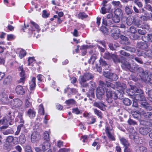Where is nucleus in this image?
<instances>
[{"instance_id": "obj_28", "label": "nucleus", "mask_w": 152, "mask_h": 152, "mask_svg": "<svg viewBox=\"0 0 152 152\" xmlns=\"http://www.w3.org/2000/svg\"><path fill=\"white\" fill-rule=\"evenodd\" d=\"M120 140L125 148H127L129 145V143L127 140L124 138L121 137L120 138Z\"/></svg>"}, {"instance_id": "obj_21", "label": "nucleus", "mask_w": 152, "mask_h": 152, "mask_svg": "<svg viewBox=\"0 0 152 152\" xmlns=\"http://www.w3.org/2000/svg\"><path fill=\"white\" fill-rule=\"evenodd\" d=\"M36 112L33 108L29 109L27 112V115L31 118L34 117L35 116Z\"/></svg>"}, {"instance_id": "obj_53", "label": "nucleus", "mask_w": 152, "mask_h": 152, "mask_svg": "<svg viewBox=\"0 0 152 152\" xmlns=\"http://www.w3.org/2000/svg\"><path fill=\"white\" fill-rule=\"evenodd\" d=\"M139 121L140 124L142 125L148 126L150 124V123L149 122L146 121L144 120H140Z\"/></svg>"}, {"instance_id": "obj_43", "label": "nucleus", "mask_w": 152, "mask_h": 152, "mask_svg": "<svg viewBox=\"0 0 152 152\" xmlns=\"http://www.w3.org/2000/svg\"><path fill=\"white\" fill-rule=\"evenodd\" d=\"M125 11L127 15L131 14L133 11L132 10L129 8L128 6H126L125 7Z\"/></svg>"}, {"instance_id": "obj_26", "label": "nucleus", "mask_w": 152, "mask_h": 152, "mask_svg": "<svg viewBox=\"0 0 152 152\" xmlns=\"http://www.w3.org/2000/svg\"><path fill=\"white\" fill-rule=\"evenodd\" d=\"M35 80V77H33L31 79V81L29 83L30 89L31 90H33L35 88L36 86Z\"/></svg>"}, {"instance_id": "obj_7", "label": "nucleus", "mask_w": 152, "mask_h": 152, "mask_svg": "<svg viewBox=\"0 0 152 152\" xmlns=\"http://www.w3.org/2000/svg\"><path fill=\"white\" fill-rule=\"evenodd\" d=\"M22 102L20 99L16 98L11 100L10 102V105L13 107H18L20 106Z\"/></svg>"}, {"instance_id": "obj_12", "label": "nucleus", "mask_w": 152, "mask_h": 152, "mask_svg": "<svg viewBox=\"0 0 152 152\" xmlns=\"http://www.w3.org/2000/svg\"><path fill=\"white\" fill-rule=\"evenodd\" d=\"M18 70L20 71V76L21 78L18 81V83H23V84L24 83L25 76L24 75V72L23 71L22 65L20 66L18 68Z\"/></svg>"}, {"instance_id": "obj_35", "label": "nucleus", "mask_w": 152, "mask_h": 152, "mask_svg": "<svg viewBox=\"0 0 152 152\" xmlns=\"http://www.w3.org/2000/svg\"><path fill=\"white\" fill-rule=\"evenodd\" d=\"M123 102L124 104L126 106H129L132 103L131 101L127 98H125L124 99Z\"/></svg>"}, {"instance_id": "obj_23", "label": "nucleus", "mask_w": 152, "mask_h": 152, "mask_svg": "<svg viewBox=\"0 0 152 152\" xmlns=\"http://www.w3.org/2000/svg\"><path fill=\"white\" fill-rule=\"evenodd\" d=\"M147 151L146 148L143 146L137 145L136 146V152H146Z\"/></svg>"}, {"instance_id": "obj_41", "label": "nucleus", "mask_w": 152, "mask_h": 152, "mask_svg": "<svg viewBox=\"0 0 152 152\" xmlns=\"http://www.w3.org/2000/svg\"><path fill=\"white\" fill-rule=\"evenodd\" d=\"M17 118L19 119V122L22 124H24V121L23 118V114L20 113L18 114L17 117Z\"/></svg>"}, {"instance_id": "obj_9", "label": "nucleus", "mask_w": 152, "mask_h": 152, "mask_svg": "<svg viewBox=\"0 0 152 152\" xmlns=\"http://www.w3.org/2000/svg\"><path fill=\"white\" fill-rule=\"evenodd\" d=\"M8 118V116L7 115V116H6V117L3 118L0 121V124H1V125H2L0 128L1 130L5 129L8 127V121L7 119L9 118Z\"/></svg>"}, {"instance_id": "obj_30", "label": "nucleus", "mask_w": 152, "mask_h": 152, "mask_svg": "<svg viewBox=\"0 0 152 152\" xmlns=\"http://www.w3.org/2000/svg\"><path fill=\"white\" fill-rule=\"evenodd\" d=\"M122 48L127 51L132 53H134L136 51V49L135 48L132 47L127 46L123 47Z\"/></svg>"}, {"instance_id": "obj_62", "label": "nucleus", "mask_w": 152, "mask_h": 152, "mask_svg": "<svg viewBox=\"0 0 152 152\" xmlns=\"http://www.w3.org/2000/svg\"><path fill=\"white\" fill-rule=\"evenodd\" d=\"M67 91L69 92V91L71 92L72 94H75L77 92V91L76 89L74 88H68L67 89Z\"/></svg>"}, {"instance_id": "obj_8", "label": "nucleus", "mask_w": 152, "mask_h": 152, "mask_svg": "<svg viewBox=\"0 0 152 152\" xmlns=\"http://www.w3.org/2000/svg\"><path fill=\"white\" fill-rule=\"evenodd\" d=\"M103 75L107 78L110 80H116L118 78V76L115 73H111L108 72H104Z\"/></svg>"}, {"instance_id": "obj_6", "label": "nucleus", "mask_w": 152, "mask_h": 152, "mask_svg": "<svg viewBox=\"0 0 152 152\" xmlns=\"http://www.w3.org/2000/svg\"><path fill=\"white\" fill-rule=\"evenodd\" d=\"M94 76L93 75L89 72H86L83 75L80 76V78L82 82H86L92 79L93 78Z\"/></svg>"}, {"instance_id": "obj_64", "label": "nucleus", "mask_w": 152, "mask_h": 152, "mask_svg": "<svg viewBox=\"0 0 152 152\" xmlns=\"http://www.w3.org/2000/svg\"><path fill=\"white\" fill-rule=\"evenodd\" d=\"M145 8L148 10L152 12V7L149 4L145 5Z\"/></svg>"}, {"instance_id": "obj_47", "label": "nucleus", "mask_w": 152, "mask_h": 152, "mask_svg": "<svg viewBox=\"0 0 152 152\" xmlns=\"http://www.w3.org/2000/svg\"><path fill=\"white\" fill-rule=\"evenodd\" d=\"M88 122L87 123L88 124H92L96 122V118L94 117H91L88 119Z\"/></svg>"}, {"instance_id": "obj_54", "label": "nucleus", "mask_w": 152, "mask_h": 152, "mask_svg": "<svg viewBox=\"0 0 152 152\" xmlns=\"http://www.w3.org/2000/svg\"><path fill=\"white\" fill-rule=\"evenodd\" d=\"M72 113L77 115L80 114L81 112L77 107H76L72 109Z\"/></svg>"}, {"instance_id": "obj_18", "label": "nucleus", "mask_w": 152, "mask_h": 152, "mask_svg": "<svg viewBox=\"0 0 152 152\" xmlns=\"http://www.w3.org/2000/svg\"><path fill=\"white\" fill-rule=\"evenodd\" d=\"M142 39L145 42H152V34H148L147 35L143 36L142 37Z\"/></svg>"}, {"instance_id": "obj_16", "label": "nucleus", "mask_w": 152, "mask_h": 152, "mask_svg": "<svg viewBox=\"0 0 152 152\" xmlns=\"http://www.w3.org/2000/svg\"><path fill=\"white\" fill-rule=\"evenodd\" d=\"M50 146V144L48 141L45 142L40 145V147L41 148L43 152H45L46 150L49 149Z\"/></svg>"}, {"instance_id": "obj_17", "label": "nucleus", "mask_w": 152, "mask_h": 152, "mask_svg": "<svg viewBox=\"0 0 152 152\" xmlns=\"http://www.w3.org/2000/svg\"><path fill=\"white\" fill-rule=\"evenodd\" d=\"M16 93L18 94H23L25 92V90L21 86L18 85L16 86L15 88Z\"/></svg>"}, {"instance_id": "obj_14", "label": "nucleus", "mask_w": 152, "mask_h": 152, "mask_svg": "<svg viewBox=\"0 0 152 152\" xmlns=\"http://www.w3.org/2000/svg\"><path fill=\"white\" fill-rule=\"evenodd\" d=\"M130 92L132 93H134H134L140 94H143V91L141 89L137 88L134 86H131Z\"/></svg>"}, {"instance_id": "obj_40", "label": "nucleus", "mask_w": 152, "mask_h": 152, "mask_svg": "<svg viewBox=\"0 0 152 152\" xmlns=\"http://www.w3.org/2000/svg\"><path fill=\"white\" fill-rule=\"evenodd\" d=\"M39 113L42 115L44 114V110L42 104H41L39 106Z\"/></svg>"}, {"instance_id": "obj_11", "label": "nucleus", "mask_w": 152, "mask_h": 152, "mask_svg": "<svg viewBox=\"0 0 152 152\" xmlns=\"http://www.w3.org/2000/svg\"><path fill=\"white\" fill-rule=\"evenodd\" d=\"M89 54L91 55V57L88 61L89 63L93 64L96 59L97 53L92 50L89 52Z\"/></svg>"}, {"instance_id": "obj_33", "label": "nucleus", "mask_w": 152, "mask_h": 152, "mask_svg": "<svg viewBox=\"0 0 152 152\" xmlns=\"http://www.w3.org/2000/svg\"><path fill=\"white\" fill-rule=\"evenodd\" d=\"M145 77L146 78L145 79L146 81L152 84V74L149 75H146Z\"/></svg>"}, {"instance_id": "obj_36", "label": "nucleus", "mask_w": 152, "mask_h": 152, "mask_svg": "<svg viewBox=\"0 0 152 152\" xmlns=\"http://www.w3.org/2000/svg\"><path fill=\"white\" fill-rule=\"evenodd\" d=\"M65 103L68 105H73L75 104L76 101L73 99H70L66 100Z\"/></svg>"}, {"instance_id": "obj_44", "label": "nucleus", "mask_w": 152, "mask_h": 152, "mask_svg": "<svg viewBox=\"0 0 152 152\" xmlns=\"http://www.w3.org/2000/svg\"><path fill=\"white\" fill-rule=\"evenodd\" d=\"M106 133H112L113 132V129L111 126H107L105 128Z\"/></svg>"}, {"instance_id": "obj_31", "label": "nucleus", "mask_w": 152, "mask_h": 152, "mask_svg": "<svg viewBox=\"0 0 152 152\" xmlns=\"http://www.w3.org/2000/svg\"><path fill=\"white\" fill-rule=\"evenodd\" d=\"M13 145L10 144V142L5 140V141L4 142V148L6 149H10L12 146H13Z\"/></svg>"}, {"instance_id": "obj_10", "label": "nucleus", "mask_w": 152, "mask_h": 152, "mask_svg": "<svg viewBox=\"0 0 152 152\" xmlns=\"http://www.w3.org/2000/svg\"><path fill=\"white\" fill-rule=\"evenodd\" d=\"M137 110L141 116L146 118H149L152 115L151 112L144 111L142 109L138 108Z\"/></svg>"}, {"instance_id": "obj_19", "label": "nucleus", "mask_w": 152, "mask_h": 152, "mask_svg": "<svg viewBox=\"0 0 152 152\" xmlns=\"http://www.w3.org/2000/svg\"><path fill=\"white\" fill-rule=\"evenodd\" d=\"M94 105L103 110L105 109L104 104L101 102H95L94 103Z\"/></svg>"}, {"instance_id": "obj_3", "label": "nucleus", "mask_w": 152, "mask_h": 152, "mask_svg": "<svg viewBox=\"0 0 152 152\" xmlns=\"http://www.w3.org/2000/svg\"><path fill=\"white\" fill-rule=\"evenodd\" d=\"M30 28H29V30L31 31L32 33L34 34V36L37 38H38L39 35H35L36 33H38L40 31V29L39 26L37 23L32 21H31Z\"/></svg>"}, {"instance_id": "obj_29", "label": "nucleus", "mask_w": 152, "mask_h": 152, "mask_svg": "<svg viewBox=\"0 0 152 152\" xmlns=\"http://www.w3.org/2000/svg\"><path fill=\"white\" fill-rule=\"evenodd\" d=\"M118 46V44L116 42L110 43L109 45V47L110 49L113 50H115V49Z\"/></svg>"}, {"instance_id": "obj_32", "label": "nucleus", "mask_w": 152, "mask_h": 152, "mask_svg": "<svg viewBox=\"0 0 152 152\" xmlns=\"http://www.w3.org/2000/svg\"><path fill=\"white\" fill-rule=\"evenodd\" d=\"M100 29L104 35H107L109 32V30H108L105 26H102Z\"/></svg>"}, {"instance_id": "obj_42", "label": "nucleus", "mask_w": 152, "mask_h": 152, "mask_svg": "<svg viewBox=\"0 0 152 152\" xmlns=\"http://www.w3.org/2000/svg\"><path fill=\"white\" fill-rule=\"evenodd\" d=\"M94 112L95 114L98 117L101 118H102V114L100 111L97 110L96 109H95L94 110Z\"/></svg>"}, {"instance_id": "obj_55", "label": "nucleus", "mask_w": 152, "mask_h": 152, "mask_svg": "<svg viewBox=\"0 0 152 152\" xmlns=\"http://www.w3.org/2000/svg\"><path fill=\"white\" fill-rule=\"evenodd\" d=\"M93 46L91 45H84L81 46L80 48L81 50H86L88 48H92Z\"/></svg>"}, {"instance_id": "obj_61", "label": "nucleus", "mask_w": 152, "mask_h": 152, "mask_svg": "<svg viewBox=\"0 0 152 152\" xmlns=\"http://www.w3.org/2000/svg\"><path fill=\"white\" fill-rule=\"evenodd\" d=\"M145 54L148 57L152 58V51L151 50H148L145 52Z\"/></svg>"}, {"instance_id": "obj_46", "label": "nucleus", "mask_w": 152, "mask_h": 152, "mask_svg": "<svg viewBox=\"0 0 152 152\" xmlns=\"http://www.w3.org/2000/svg\"><path fill=\"white\" fill-rule=\"evenodd\" d=\"M132 113L133 117L134 118H136L137 119H138L139 118V113L137 111L135 112L133 111L132 112Z\"/></svg>"}, {"instance_id": "obj_45", "label": "nucleus", "mask_w": 152, "mask_h": 152, "mask_svg": "<svg viewBox=\"0 0 152 152\" xmlns=\"http://www.w3.org/2000/svg\"><path fill=\"white\" fill-rule=\"evenodd\" d=\"M142 22V21L140 20H135L134 19V25L137 27H139L140 25Z\"/></svg>"}, {"instance_id": "obj_24", "label": "nucleus", "mask_w": 152, "mask_h": 152, "mask_svg": "<svg viewBox=\"0 0 152 152\" xmlns=\"http://www.w3.org/2000/svg\"><path fill=\"white\" fill-rule=\"evenodd\" d=\"M8 98L4 94L0 93V101L5 103L8 101Z\"/></svg>"}, {"instance_id": "obj_38", "label": "nucleus", "mask_w": 152, "mask_h": 152, "mask_svg": "<svg viewBox=\"0 0 152 152\" xmlns=\"http://www.w3.org/2000/svg\"><path fill=\"white\" fill-rule=\"evenodd\" d=\"M78 17L79 18H81L82 19H83L85 18H87L88 16V15L83 12H80L78 15Z\"/></svg>"}, {"instance_id": "obj_25", "label": "nucleus", "mask_w": 152, "mask_h": 152, "mask_svg": "<svg viewBox=\"0 0 152 152\" xmlns=\"http://www.w3.org/2000/svg\"><path fill=\"white\" fill-rule=\"evenodd\" d=\"M135 134H130L129 137L130 138L133 139L137 144H139L140 141L139 137L137 136L134 135Z\"/></svg>"}, {"instance_id": "obj_4", "label": "nucleus", "mask_w": 152, "mask_h": 152, "mask_svg": "<svg viewBox=\"0 0 152 152\" xmlns=\"http://www.w3.org/2000/svg\"><path fill=\"white\" fill-rule=\"evenodd\" d=\"M104 58L107 60L112 59L115 63H120V59L118 57V56L114 54L110 53L108 52H106L104 53L103 56Z\"/></svg>"}, {"instance_id": "obj_22", "label": "nucleus", "mask_w": 152, "mask_h": 152, "mask_svg": "<svg viewBox=\"0 0 152 152\" xmlns=\"http://www.w3.org/2000/svg\"><path fill=\"white\" fill-rule=\"evenodd\" d=\"M134 18L133 16H129L126 19V23L128 26L131 25L134 23Z\"/></svg>"}, {"instance_id": "obj_60", "label": "nucleus", "mask_w": 152, "mask_h": 152, "mask_svg": "<svg viewBox=\"0 0 152 152\" xmlns=\"http://www.w3.org/2000/svg\"><path fill=\"white\" fill-rule=\"evenodd\" d=\"M31 106V103L29 101L28 99H26L25 100V107H29Z\"/></svg>"}, {"instance_id": "obj_15", "label": "nucleus", "mask_w": 152, "mask_h": 152, "mask_svg": "<svg viewBox=\"0 0 152 152\" xmlns=\"http://www.w3.org/2000/svg\"><path fill=\"white\" fill-rule=\"evenodd\" d=\"M136 46L137 48L143 50L146 49L148 47L147 44L145 42H137Z\"/></svg>"}, {"instance_id": "obj_50", "label": "nucleus", "mask_w": 152, "mask_h": 152, "mask_svg": "<svg viewBox=\"0 0 152 152\" xmlns=\"http://www.w3.org/2000/svg\"><path fill=\"white\" fill-rule=\"evenodd\" d=\"M99 61L100 64L103 66L105 67V68L106 69L107 67L106 66H107L108 65L106 62L102 58H100Z\"/></svg>"}, {"instance_id": "obj_48", "label": "nucleus", "mask_w": 152, "mask_h": 152, "mask_svg": "<svg viewBox=\"0 0 152 152\" xmlns=\"http://www.w3.org/2000/svg\"><path fill=\"white\" fill-rule=\"evenodd\" d=\"M119 17L115 15L112 18V20L115 23H118L120 22Z\"/></svg>"}, {"instance_id": "obj_34", "label": "nucleus", "mask_w": 152, "mask_h": 152, "mask_svg": "<svg viewBox=\"0 0 152 152\" xmlns=\"http://www.w3.org/2000/svg\"><path fill=\"white\" fill-rule=\"evenodd\" d=\"M114 14L115 15L120 17H121L123 14L122 10L120 9H117L115 12Z\"/></svg>"}, {"instance_id": "obj_51", "label": "nucleus", "mask_w": 152, "mask_h": 152, "mask_svg": "<svg viewBox=\"0 0 152 152\" xmlns=\"http://www.w3.org/2000/svg\"><path fill=\"white\" fill-rule=\"evenodd\" d=\"M26 51L23 50H21L19 53V56L20 58H22L26 55Z\"/></svg>"}, {"instance_id": "obj_2", "label": "nucleus", "mask_w": 152, "mask_h": 152, "mask_svg": "<svg viewBox=\"0 0 152 152\" xmlns=\"http://www.w3.org/2000/svg\"><path fill=\"white\" fill-rule=\"evenodd\" d=\"M107 82H108L107 81H106V84L104 83L103 81H100V83L101 87H99L97 89L96 95L97 97L99 99H100L101 98V96L103 95L104 91V88H105L107 91L106 88H107Z\"/></svg>"}, {"instance_id": "obj_57", "label": "nucleus", "mask_w": 152, "mask_h": 152, "mask_svg": "<svg viewBox=\"0 0 152 152\" xmlns=\"http://www.w3.org/2000/svg\"><path fill=\"white\" fill-rule=\"evenodd\" d=\"M128 123L130 125H134L137 124V122L131 119H129L128 121Z\"/></svg>"}, {"instance_id": "obj_58", "label": "nucleus", "mask_w": 152, "mask_h": 152, "mask_svg": "<svg viewBox=\"0 0 152 152\" xmlns=\"http://www.w3.org/2000/svg\"><path fill=\"white\" fill-rule=\"evenodd\" d=\"M19 140L21 143H23L25 142L26 141L25 136L23 135L20 136L19 138Z\"/></svg>"}, {"instance_id": "obj_39", "label": "nucleus", "mask_w": 152, "mask_h": 152, "mask_svg": "<svg viewBox=\"0 0 152 152\" xmlns=\"http://www.w3.org/2000/svg\"><path fill=\"white\" fill-rule=\"evenodd\" d=\"M11 80V77L10 76H8L5 78L4 80L3 83L4 84H9Z\"/></svg>"}, {"instance_id": "obj_20", "label": "nucleus", "mask_w": 152, "mask_h": 152, "mask_svg": "<svg viewBox=\"0 0 152 152\" xmlns=\"http://www.w3.org/2000/svg\"><path fill=\"white\" fill-rule=\"evenodd\" d=\"M124 59V61H121V63L122 64L121 66L123 68L125 69V68H126L128 69H130L131 68L130 64L127 61V60L125 59Z\"/></svg>"}, {"instance_id": "obj_27", "label": "nucleus", "mask_w": 152, "mask_h": 152, "mask_svg": "<svg viewBox=\"0 0 152 152\" xmlns=\"http://www.w3.org/2000/svg\"><path fill=\"white\" fill-rule=\"evenodd\" d=\"M40 136L38 134H32L31 135V141L33 142L38 140Z\"/></svg>"}, {"instance_id": "obj_5", "label": "nucleus", "mask_w": 152, "mask_h": 152, "mask_svg": "<svg viewBox=\"0 0 152 152\" xmlns=\"http://www.w3.org/2000/svg\"><path fill=\"white\" fill-rule=\"evenodd\" d=\"M131 92L129 93V94L132 96V97L133 99L137 101H146V98L145 96L143 94H138L133 93L132 94Z\"/></svg>"}, {"instance_id": "obj_1", "label": "nucleus", "mask_w": 152, "mask_h": 152, "mask_svg": "<svg viewBox=\"0 0 152 152\" xmlns=\"http://www.w3.org/2000/svg\"><path fill=\"white\" fill-rule=\"evenodd\" d=\"M107 84L106 96L108 102L111 103L112 102L113 99H116L118 98L119 99L122 98L123 96L122 92L117 91V92H116L112 91V89H114L115 87L114 84L109 82H107Z\"/></svg>"}, {"instance_id": "obj_56", "label": "nucleus", "mask_w": 152, "mask_h": 152, "mask_svg": "<svg viewBox=\"0 0 152 152\" xmlns=\"http://www.w3.org/2000/svg\"><path fill=\"white\" fill-rule=\"evenodd\" d=\"M137 72H139L142 74V75L144 76H145V72H144V71L143 69L141 67H139L138 68L137 70Z\"/></svg>"}, {"instance_id": "obj_49", "label": "nucleus", "mask_w": 152, "mask_h": 152, "mask_svg": "<svg viewBox=\"0 0 152 152\" xmlns=\"http://www.w3.org/2000/svg\"><path fill=\"white\" fill-rule=\"evenodd\" d=\"M137 31L136 30V28L134 26H132L129 29V32L132 34H136Z\"/></svg>"}, {"instance_id": "obj_63", "label": "nucleus", "mask_w": 152, "mask_h": 152, "mask_svg": "<svg viewBox=\"0 0 152 152\" xmlns=\"http://www.w3.org/2000/svg\"><path fill=\"white\" fill-rule=\"evenodd\" d=\"M137 31L138 34L142 35L145 34L146 33V32L145 30H141V29H138Z\"/></svg>"}, {"instance_id": "obj_13", "label": "nucleus", "mask_w": 152, "mask_h": 152, "mask_svg": "<svg viewBox=\"0 0 152 152\" xmlns=\"http://www.w3.org/2000/svg\"><path fill=\"white\" fill-rule=\"evenodd\" d=\"M28 132L27 130L26 129L23 124H21L18 126L17 130L15 133H19L20 132L25 133Z\"/></svg>"}, {"instance_id": "obj_37", "label": "nucleus", "mask_w": 152, "mask_h": 152, "mask_svg": "<svg viewBox=\"0 0 152 152\" xmlns=\"http://www.w3.org/2000/svg\"><path fill=\"white\" fill-rule=\"evenodd\" d=\"M14 138L12 136H9L6 138V140L10 142L13 145L15 144V142H13Z\"/></svg>"}, {"instance_id": "obj_59", "label": "nucleus", "mask_w": 152, "mask_h": 152, "mask_svg": "<svg viewBox=\"0 0 152 152\" xmlns=\"http://www.w3.org/2000/svg\"><path fill=\"white\" fill-rule=\"evenodd\" d=\"M120 53L121 55L127 57L130 56V55L129 53H126L123 50H121L120 52Z\"/></svg>"}, {"instance_id": "obj_52", "label": "nucleus", "mask_w": 152, "mask_h": 152, "mask_svg": "<svg viewBox=\"0 0 152 152\" xmlns=\"http://www.w3.org/2000/svg\"><path fill=\"white\" fill-rule=\"evenodd\" d=\"M115 84L117 88L120 87L121 88V89L123 88H124L126 86L125 85L123 84H121L119 82H116Z\"/></svg>"}]
</instances>
